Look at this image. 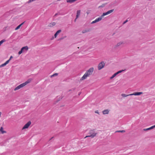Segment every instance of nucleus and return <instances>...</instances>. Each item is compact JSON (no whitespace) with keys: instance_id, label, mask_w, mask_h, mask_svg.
I'll use <instances>...</instances> for the list:
<instances>
[{"instance_id":"1a4fd4ad","label":"nucleus","mask_w":155,"mask_h":155,"mask_svg":"<svg viewBox=\"0 0 155 155\" xmlns=\"http://www.w3.org/2000/svg\"><path fill=\"white\" fill-rule=\"evenodd\" d=\"M9 61L10 59L8 60H7V61H6L4 63L0 65V68L3 67L6 65L7 64H8L9 63Z\"/></svg>"},{"instance_id":"2eb2a0df","label":"nucleus","mask_w":155,"mask_h":155,"mask_svg":"<svg viewBox=\"0 0 155 155\" xmlns=\"http://www.w3.org/2000/svg\"><path fill=\"white\" fill-rule=\"evenodd\" d=\"M24 22H22V23H21V24L19 25H18L17 27H16L15 28V30H17L18 29H19L20 28V27L24 24Z\"/></svg>"},{"instance_id":"f704fd0d","label":"nucleus","mask_w":155,"mask_h":155,"mask_svg":"<svg viewBox=\"0 0 155 155\" xmlns=\"http://www.w3.org/2000/svg\"><path fill=\"white\" fill-rule=\"evenodd\" d=\"M80 94H81V93H79L78 94V95H80Z\"/></svg>"},{"instance_id":"0eeeda50","label":"nucleus","mask_w":155,"mask_h":155,"mask_svg":"<svg viewBox=\"0 0 155 155\" xmlns=\"http://www.w3.org/2000/svg\"><path fill=\"white\" fill-rule=\"evenodd\" d=\"M102 17H101V16L100 17H99L98 18H96L95 20L93 21L92 22L91 24H94V23H95L97 22L98 21H101L102 18Z\"/></svg>"},{"instance_id":"393cba45","label":"nucleus","mask_w":155,"mask_h":155,"mask_svg":"<svg viewBox=\"0 0 155 155\" xmlns=\"http://www.w3.org/2000/svg\"><path fill=\"white\" fill-rule=\"evenodd\" d=\"M122 44V43L121 42H120L119 43H118L116 45V46L118 47L119 46H120Z\"/></svg>"},{"instance_id":"20e7f679","label":"nucleus","mask_w":155,"mask_h":155,"mask_svg":"<svg viewBox=\"0 0 155 155\" xmlns=\"http://www.w3.org/2000/svg\"><path fill=\"white\" fill-rule=\"evenodd\" d=\"M105 65V63L104 61H102L100 63L98 66V69L100 70L103 68Z\"/></svg>"},{"instance_id":"cd10ccee","label":"nucleus","mask_w":155,"mask_h":155,"mask_svg":"<svg viewBox=\"0 0 155 155\" xmlns=\"http://www.w3.org/2000/svg\"><path fill=\"white\" fill-rule=\"evenodd\" d=\"M128 21V20H126L123 23V24H124L125 23H126Z\"/></svg>"},{"instance_id":"39448f33","label":"nucleus","mask_w":155,"mask_h":155,"mask_svg":"<svg viewBox=\"0 0 155 155\" xmlns=\"http://www.w3.org/2000/svg\"><path fill=\"white\" fill-rule=\"evenodd\" d=\"M114 10V9H112V10H110L108 11L107 12H106L103 13L102 15H101V17H103L105 15H108L111 13H112V12H113Z\"/></svg>"},{"instance_id":"423d86ee","label":"nucleus","mask_w":155,"mask_h":155,"mask_svg":"<svg viewBox=\"0 0 155 155\" xmlns=\"http://www.w3.org/2000/svg\"><path fill=\"white\" fill-rule=\"evenodd\" d=\"M31 124V122L30 121H29L26 123L22 128V129H24L28 128L29 126Z\"/></svg>"},{"instance_id":"f257e3e1","label":"nucleus","mask_w":155,"mask_h":155,"mask_svg":"<svg viewBox=\"0 0 155 155\" xmlns=\"http://www.w3.org/2000/svg\"><path fill=\"white\" fill-rule=\"evenodd\" d=\"M94 70L93 68L92 67L89 69L87 71L85 74L83 75L82 77L81 78V80H83L85 79L87 77H88L90 75L92 74Z\"/></svg>"},{"instance_id":"bb28decb","label":"nucleus","mask_w":155,"mask_h":155,"mask_svg":"<svg viewBox=\"0 0 155 155\" xmlns=\"http://www.w3.org/2000/svg\"><path fill=\"white\" fill-rule=\"evenodd\" d=\"M35 0H29L28 2V3H30L32 2H33L34 1H35Z\"/></svg>"},{"instance_id":"aec40b11","label":"nucleus","mask_w":155,"mask_h":155,"mask_svg":"<svg viewBox=\"0 0 155 155\" xmlns=\"http://www.w3.org/2000/svg\"><path fill=\"white\" fill-rule=\"evenodd\" d=\"M24 48H21V50L20 51H19L18 52L19 54H20L22 52H23V49Z\"/></svg>"},{"instance_id":"ddd939ff","label":"nucleus","mask_w":155,"mask_h":155,"mask_svg":"<svg viewBox=\"0 0 155 155\" xmlns=\"http://www.w3.org/2000/svg\"><path fill=\"white\" fill-rule=\"evenodd\" d=\"M109 111L108 109L102 111L104 114H108L109 113Z\"/></svg>"},{"instance_id":"412c9836","label":"nucleus","mask_w":155,"mask_h":155,"mask_svg":"<svg viewBox=\"0 0 155 155\" xmlns=\"http://www.w3.org/2000/svg\"><path fill=\"white\" fill-rule=\"evenodd\" d=\"M125 71V70H121L120 71H117V72L116 73V74L117 75L118 74H119V73L122 72V71Z\"/></svg>"},{"instance_id":"72a5a7b5","label":"nucleus","mask_w":155,"mask_h":155,"mask_svg":"<svg viewBox=\"0 0 155 155\" xmlns=\"http://www.w3.org/2000/svg\"><path fill=\"white\" fill-rule=\"evenodd\" d=\"M13 58L12 56H10V60Z\"/></svg>"},{"instance_id":"7c9ffc66","label":"nucleus","mask_w":155,"mask_h":155,"mask_svg":"<svg viewBox=\"0 0 155 155\" xmlns=\"http://www.w3.org/2000/svg\"><path fill=\"white\" fill-rule=\"evenodd\" d=\"M7 28V27H5L4 28V31H5L6 30V29Z\"/></svg>"},{"instance_id":"2f4dec72","label":"nucleus","mask_w":155,"mask_h":155,"mask_svg":"<svg viewBox=\"0 0 155 155\" xmlns=\"http://www.w3.org/2000/svg\"><path fill=\"white\" fill-rule=\"evenodd\" d=\"M58 15V13H56V14H55V15H54V16H57V15Z\"/></svg>"},{"instance_id":"b1692460","label":"nucleus","mask_w":155,"mask_h":155,"mask_svg":"<svg viewBox=\"0 0 155 155\" xmlns=\"http://www.w3.org/2000/svg\"><path fill=\"white\" fill-rule=\"evenodd\" d=\"M116 75V73H114V74L110 78L111 79H113V78H114Z\"/></svg>"},{"instance_id":"4be33fe9","label":"nucleus","mask_w":155,"mask_h":155,"mask_svg":"<svg viewBox=\"0 0 155 155\" xmlns=\"http://www.w3.org/2000/svg\"><path fill=\"white\" fill-rule=\"evenodd\" d=\"M58 75V73H54V74H52V75H51V78H52V77H54V76H57Z\"/></svg>"},{"instance_id":"a878e982","label":"nucleus","mask_w":155,"mask_h":155,"mask_svg":"<svg viewBox=\"0 0 155 155\" xmlns=\"http://www.w3.org/2000/svg\"><path fill=\"white\" fill-rule=\"evenodd\" d=\"M116 132H125V131L124 130H118Z\"/></svg>"},{"instance_id":"5701e85b","label":"nucleus","mask_w":155,"mask_h":155,"mask_svg":"<svg viewBox=\"0 0 155 155\" xmlns=\"http://www.w3.org/2000/svg\"><path fill=\"white\" fill-rule=\"evenodd\" d=\"M5 41V39H3L0 41V46Z\"/></svg>"},{"instance_id":"9b49d317","label":"nucleus","mask_w":155,"mask_h":155,"mask_svg":"<svg viewBox=\"0 0 155 155\" xmlns=\"http://www.w3.org/2000/svg\"><path fill=\"white\" fill-rule=\"evenodd\" d=\"M155 127V125H153L149 128H147V129H143V130L144 131H147V130H150L151 129H153V128H154V127Z\"/></svg>"},{"instance_id":"f8f14e48","label":"nucleus","mask_w":155,"mask_h":155,"mask_svg":"<svg viewBox=\"0 0 155 155\" xmlns=\"http://www.w3.org/2000/svg\"><path fill=\"white\" fill-rule=\"evenodd\" d=\"M0 131L2 134H4L6 133V131L4 130V128L2 127H1L0 129Z\"/></svg>"},{"instance_id":"6e6552de","label":"nucleus","mask_w":155,"mask_h":155,"mask_svg":"<svg viewBox=\"0 0 155 155\" xmlns=\"http://www.w3.org/2000/svg\"><path fill=\"white\" fill-rule=\"evenodd\" d=\"M142 94V92H137L134 93H133V94H129V95H131V96L133 95L137 96V95H139Z\"/></svg>"},{"instance_id":"473e14b6","label":"nucleus","mask_w":155,"mask_h":155,"mask_svg":"<svg viewBox=\"0 0 155 155\" xmlns=\"http://www.w3.org/2000/svg\"><path fill=\"white\" fill-rule=\"evenodd\" d=\"M104 7V6H102V5H101V6H99V7Z\"/></svg>"},{"instance_id":"a211bd4d","label":"nucleus","mask_w":155,"mask_h":155,"mask_svg":"<svg viewBox=\"0 0 155 155\" xmlns=\"http://www.w3.org/2000/svg\"><path fill=\"white\" fill-rule=\"evenodd\" d=\"M90 31V29H86V30H83L82 31V33H84L87 32L88 31Z\"/></svg>"},{"instance_id":"f03ea898","label":"nucleus","mask_w":155,"mask_h":155,"mask_svg":"<svg viewBox=\"0 0 155 155\" xmlns=\"http://www.w3.org/2000/svg\"><path fill=\"white\" fill-rule=\"evenodd\" d=\"M31 81V79H28L25 82L22 83L20 85H19L14 89V91H16L19 90L20 89L23 87L24 86L27 85V84L30 83Z\"/></svg>"},{"instance_id":"6ab92c4d","label":"nucleus","mask_w":155,"mask_h":155,"mask_svg":"<svg viewBox=\"0 0 155 155\" xmlns=\"http://www.w3.org/2000/svg\"><path fill=\"white\" fill-rule=\"evenodd\" d=\"M121 96L123 97H127L129 96H131V95H129V94L127 95L125 94H121Z\"/></svg>"},{"instance_id":"7ed1b4c3","label":"nucleus","mask_w":155,"mask_h":155,"mask_svg":"<svg viewBox=\"0 0 155 155\" xmlns=\"http://www.w3.org/2000/svg\"><path fill=\"white\" fill-rule=\"evenodd\" d=\"M88 134L89 135L86 136L85 138L87 137H91V138H93L96 136L97 133L95 132L94 130H90Z\"/></svg>"},{"instance_id":"c756f323","label":"nucleus","mask_w":155,"mask_h":155,"mask_svg":"<svg viewBox=\"0 0 155 155\" xmlns=\"http://www.w3.org/2000/svg\"><path fill=\"white\" fill-rule=\"evenodd\" d=\"M95 113L99 114V112H98V110L95 111Z\"/></svg>"},{"instance_id":"9d476101","label":"nucleus","mask_w":155,"mask_h":155,"mask_svg":"<svg viewBox=\"0 0 155 155\" xmlns=\"http://www.w3.org/2000/svg\"><path fill=\"white\" fill-rule=\"evenodd\" d=\"M81 13V11L80 10H78L77 11V15H76V19L75 20V21H76V19L78 18V17L80 15Z\"/></svg>"},{"instance_id":"dca6fc26","label":"nucleus","mask_w":155,"mask_h":155,"mask_svg":"<svg viewBox=\"0 0 155 155\" xmlns=\"http://www.w3.org/2000/svg\"><path fill=\"white\" fill-rule=\"evenodd\" d=\"M77 0H67V2L68 3H72L76 1Z\"/></svg>"},{"instance_id":"c85d7f7f","label":"nucleus","mask_w":155,"mask_h":155,"mask_svg":"<svg viewBox=\"0 0 155 155\" xmlns=\"http://www.w3.org/2000/svg\"><path fill=\"white\" fill-rule=\"evenodd\" d=\"M52 25L53 26H54L55 25V23L54 22H53L52 24Z\"/></svg>"},{"instance_id":"f3484780","label":"nucleus","mask_w":155,"mask_h":155,"mask_svg":"<svg viewBox=\"0 0 155 155\" xmlns=\"http://www.w3.org/2000/svg\"><path fill=\"white\" fill-rule=\"evenodd\" d=\"M23 48H25L23 49V52H25V51H27L28 49V47L27 46H25Z\"/></svg>"},{"instance_id":"4468645a","label":"nucleus","mask_w":155,"mask_h":155,"mask_svg":"<svg viewBox=\"0 0 155 155\" xmlns=\"http://www.w3.org/2000/svg\"><path fill=\"white\" fill-rule=\"evenodd\" d=\"M61 31V30H58L56 33L54 35V36L55 38H56L57 37V36L58 35V34H59L60 33Z\"/></svg>"}]
</instances>
